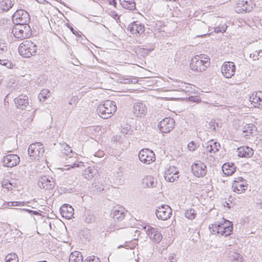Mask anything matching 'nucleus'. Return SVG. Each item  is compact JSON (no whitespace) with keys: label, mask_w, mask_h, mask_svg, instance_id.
Here are the masks:
<instances>
[{"label":"nucleus","mask_w":262,"mask_h":262,"mask_svg":"<svg viewBox=\"0 0 262 262\" xmlns=\"http://www.w3.org/2000/svg\"><path fill=\"white\" fill-rule=\"evenodd\" d=\"M69 262H83V258L81 253L78 251L72 252L69 259Z\"/></svg>","instance_id":"28"},{"label":"nucleus","mask_w":262,"mask_h":262,"mask_svg":"<svg viewBox=\"0 0 262 262\" xmlns=\"http://www.w3.org/2000/svg\"><path fill=\"white\" fill-rule=\"evenodd\" d=\"M61 216L67 219H71L74 215V209L69 204H64L60 208Z\"/></svg>","instance_id":"20"},{"label":"nucleus","mask_w":262,"mask_h":262,"mask_svg":"<svg viewBox=\"0 0 262 262\" xmlns=\"http://www.w3.org/2000/svg\"><path fill=\"white\" fill-rule=\"evenodd\" d=\"M91 169L90 168V167L85 169L83 175L84 176L85 178L89 179L90 177H93V174L92 172L91 171Z\"/></svg>","instance_id":"44"},{"label":"nucleus","mask_w":262,"mask_h":262,"mask_svg":"<svg viewBox=\"0 0 262 262\" xmlns=\"http://www.w3.org/2000/svg\"><path fill=\"white\" fill-rule=\"evenodd\" d=\"M143 184L147 187L152 188L156 186L155 180L151 176H147L143 179Z\"/></svg>","instance_id":"29"},{"label":"nucleus","mask_w":262,"mask_h":262,"mask_svg":"<svg viewBox=\"0 0 262 262\" xmlns=\"http://www.w3.org/2000/svg\"><path fill=\"white\" fill-rule=\"evenodd\" d=\"M116 110V103L109 100L105 101L103 103L100 104L97 108L98 114L103 119L111 117Z\"/></svg>","instance_id":"1"},{"label":"nucleus","mask_w":262,"mask_h":262,"mask_svg":"<svg viewBox=\"0 0 262 262\" xmlns=\"http://www.w3.org/2000/svg\"><path fill=\"white\" fill-rule=\"evenodd\" d=\"M202 55L204 56L203 60H206V59H207V60L209 61V58L208 57V56H206L203 54H202Z\"/></svg>","instance_id":"56"},{"label":"nucleus","mask_w":262,"mask_h":262,"mask_svg":"<svg viewBox=\"0 0 262 262\" xmlns=\"http://www.w3.org/2000/svg\"><path fill=\"white\" fill-rule=\"evenodd\" d=\"M224 173L227 176H231L236 171V167L233 163H225L222 166Z\"/></svg>","instance_id":"25"},{"label":"nucleus","mask_w":262,"mask_h":262,"mask_svg":"<svg viewBox=\"0 0 262 262\" xmlns=\"http://www.w3.org/2000/svg\"><path fill=\"white\" fill-rule=\"evenodd\" d=\"M226 28H227V27H223L222 29H220L219 28L217 27V28H215L214 32L217 33H218L219 32H225Z\"/></svg>","instance_id":"49"},{"label":"nucleus","mask_w":262,"mask_h":262,"mask_svg":"<svg viewBox=\"0 0 262 262\" xmlns=\"http://www.w3.org/2000/svg\"><path fill=\"white\" fill-rule=\"evenodd\" d=\"M204 56L202 55H196L191 59L190 63V69L197 72H201L205 71L206 68L210 65V62L207 60H203Z\"/></svg>","instance_id":"3"},{"label":"nucleus","mask_w":262,"mask_h":262,"mask_svg":"<svg viewBox=\"0 0 262 262\" xmlns=\"http://www.w3.org/2000/svg\"><path fill=\"white\" fill-rule=\"evenodd\" d=\"M197 147V144L193 141L189 142L187 145V148L190 151H194Z\"/></svg>","instance_id":"43"},{"label":"nucleus","mask_w":262,"mask_h":262,"mask_svg":"<svg viewBox=\"0 0 262 262\" xmlns=\"http://www.w3.org/2000/svg\"><path fill=\"white\" fill-rule=\"evenodd\" d=\"M14 0H2L1 7L3 11H8L14 5Z\"/></svg>","instance_id":"30"},{"label":"nucleus","mask_w":262,"mask_h":262,"mask_svg":"<svg viewBox=\"0 0 262 262\" xmlns=\"http://www.w3.org/2000/svg\"><path fill=\"white\" fill-rule=\"evenodd\" d=\"M143 229L154 242L159 243L162 240V235L157 228L146 225L143 227Z\"/></svg>","instance_id":"10"},{"label":"nucleus","mask_w":262,"mask_h":262,"mask_svg":"<svg viewBox=\"0 0 262 262\" xmlns=\"http://www.w3.org/2000/svg\"><path fill=\"white\" fill-rule=\"evenodd\" d=\"M133 111L136 117H141L146 114L147 108L145 104L142 102H138L134 105Z\"/></svg>","instance_id":"21"},{"label":"nucleus","mask_w":262,"mask_h":262,"mask_svg":"<svg viewBox=\"0 0 262 262\" xmlns=\"http://www.w3.org/2000/svg\"><path fill=\"white\" fill-rule=\"evenodd\" d=\"M167 1H176L177 0H166Z\"/></svg>","instance_id":"64"},{"label":"nucleus","mask_w":262,"mask_h":262,"mask_svg":"<svg viewBox=\"0 0 262 262\" xmlns=\"http://www.w3.org/2000/svg\"><path fill=\"white\" fill-rule=\"evenodd\" d=\"M23 210L27 211L28 212H29L30 213H32V210H29V209H24Z\"/></svg>","instance_id":"59"},{"label":"nucleus","mask_w":262,"mask_h":262,"mask_svg":"<svg viewBox=\"0 0 262 262\" xmlns=\"http://www.w3.org/2000/svg\"><path fill=\"white\" fill-rule=\"evenodd\" d=\"M191 170L195 176L203 177L206 174L207 167L201 161H198L192 165Z\"/></svg>","instance_id":"15"},{"label":"nucleus","mask_w":262,"mask_h":262,"mask_svg":"<svg viewBox=\"0 0 262 262\" xmlns=\"http://www.w3.org/2000/svg\"><path fill=\"white\" fill-rule=\"evenodd\" d=\"M17 256L15 253L8 254L5 257V262H18Z\"/></svg>","instance_id":"34"},{"label":"nucleus","mask_w":262,"mask_h":262,"mask_svg":"<svg viewBox=\"0 0 262 262\" xmlns=\"http://www.w3.org/2000/svg\"><path fill=\"white\" fill-rule=\"evenodd\" d=\"M79 166H80L79 163H78V164L73 163V165H72L71 166L72 167H79Z\"/></svg>","instance_id":"57"},{"label":"nucleus","mask_w":262,"mask_h":262,"mask_svg":"<svg viewBox=\"0 0 262 262\" xmlns=\"http://www.w3.org/2000/svg\"><path fill=\"white\" fill-rule=\"evenodd\" d=\"M12 18L16 25L28 24L30 21L29 14L23 9L17 10L13 15Z\"/></svg>","instance_id":"6"},{"label":"nucleus","mask_w":262,"mask_h":262,"mask_svg":"<svg viewBox=\"0 0 262 262\" xmlns=\"http://www.w3.org/2000/svg\"><path fill=\"white\" fill-rule=\"evenodd\" d=\"M219 234L224 236L223 233H224L225 225L224 224H219Z\"/></svg>","instance_id":"45"},{"label":"nucleus","mask_w":262,"mask_h":262,"mask_svg":"<svg viewBox=\"0 0 262 262\" xmlns=\"http://www.w3.org/2000/svg\"><path fill=\"white\" fill-rule=\"evenodd\" d=\"M130 128V127L128 126L123 128L121 131V134L124 137L131 135V131L129 130Z\"/></svg>","instance_id":"39"},{"label":"nucleus","mask_w":262,"mask_h":262,"mask_svg":"<svg viewBox=\"0 0 262 262\" xmlns=\"http://www.w3.org/2000/svg\"><path fill=\"white\" fill-rule=\"evenodd\" d=\"M179 177V171L175 166H171L168 169H166L164 172V178L167 181L173 182Z\"/></svg>","instance_id":"16"},{"label":"nucleus","mask_w":262,"mask_h":262,"mask_svg":"<svg viewBox=\"0 0 262 262\" xmlns=\"http://www.w3.org/2000/svg\"><path fill=\"white\" fill-rule=\"evenodd\" d=\"M168 260H170V262H176L177 260L175 257V255L172 254L168 257Z\"/></svg>","instance_id":"50"},{"label":"nucleus","mask_w":262,"mask_h":262,"mask_svg":"<svg viewBox=\"0 0 262 262\" xmlns=\"http://www.w3.org/2000/svg\"><path fill=\"white\" fill-rule=\"evenodd\" d=\"M36 45L30 40H26L21 42L18 47L20 55L24 57H30L36 55L37 52Z\"/></svg>","instance_id":"2"},{"label":"nucleus","mask_w":262,"mask_h":262,"mask_svg":"<svg viewBox=\"0 0 262 262\" xmlns=\"http://www.w3.org/2000/svg\"><path fill=\"white\" fill-rule=\"evenodd\" d=\"M175 125L174 119L170 117H166L161 121L158 124L160 130L164 133H169Z\"/></svg>","instance_id":"9"},{"label":"nucleus","mask_w":262,"mask_h":262,"mask_svg":"<svg viewBox=\"0 0 262 262\" xmlns=\"http://www.w3.org/2000/svg\"><path fill=\"white\" fill-rule=\"evenodd\" d=\"M108 3L111 5H113L114 7H116V5H117V3L116 2L115 0H108Z\"/></svg>","instance_id":"54"},{"label":"nucleus","mask_w":262,"mask_h":262,"mask_svg":"<svg viewBox=\"0 0 262 262\" xmlns=\"http://www.w3.org/2000/svg\"><path fill=\"white\" fill-rule=\"evenodd\" d=\"M219 224L217 225L216 224H212L211 225L209 226V228L210 230V232L212 234H219Z\"/></svg>","instance_id":"38"},{"label":"nucleus","mask_w":262,"mask_h":262,"mask_svg":"<svg viewBox=\"0 0 262 262\" xmlns=\"http://www.w3.org/2000/svg\"><path fill=\"white\" fill-rule=\"evenodd\" d=\"M219 147H220V145L219 143L217 142H214L212 145L210 144L208 145L206 147V150L207 151L210 153L215 154L216 152L219 151Z\"/></svg>","instance_id":"32"},{"label":"nucleus","mask_w":262,"mask_h":262,"mask_svg":"<svg viewBox=\"0 0 262 262\" xmlns=\"http://www.w3.org/2000/svg\"><path fill=\"white\" fill-rule=\"evenodd\" d=\"M57 1L58 2H59V3H61V4H62V3H61V0H57Z\"/></svg>","instance_id":"62"},{"label":"nucleus","mask_w":262,"mask_h":262,"mask_svg":"<svg viewBox=\"0 0 262 262\" xmlns=\"http://www.w3.org/2000/svg\"><path fill=\"white\" fill-rule=\"evenodd\" d=\"M247 187V181L242 177L235 178L232 185V188L233 191L237 193H241L246 190Z\"/></svg>","instance_id":"14"},{"label":"nucleus","mask_w":262,"mask_h":262,"mask_svg":"<svg viewBox=\"0 0 262 262\" xmlns=\"http://www.w3.org/2000/svg\"><path fill=\"white\" fill-rule=\"evenodd\" d=\"M63 148L61 149L62 153L64 155H68L69 153L72 152L71 147L69 146L67 143L63 144Z\"/></svg>","instance_id":"37"},{"label":"nucleus","mask_w":262,"mask_h":262,"mask_svg":"<svg viewBox=\"0 0 262 262\" xmlns=\"http://www.w3.org/2000/svg\"><path fill=\"white\" fill-rule=\"evenodd\" d=\"M156 214L158 219L166 221L169 219L172 214V209L167 205H162L157 207Z\"/></svg>","instance_id":"8"},{"label":"nucleus","mask_w":262,"mask_h":262,"mask_svg":"<svg viewBox=\"0 0 262 262\" xmlns=\"http://www.w3.org/2000/svg\"><path fill=\"white\" fill-rule=\"evenodd\" d=\"M215 125H217L218 123H215L214 121H211L209 123V128L210 129H212L213 130H215Z\"/></svg>","instance_id":"47"},{"label":"nucleus","mask_w":262,"mask_h":262,"mask_svg":"<svg viewBox=\"0 0 262 262\" xmlns=\"http://www.w3.org/2000/svg\"><path fill=\"white\" fill-rule=\"evenodd\" d=\"M205 34H202V35H198V37L199 36H203V35H205Z\"/></svg>","instance_id":"63"},{"label":"nucleus","mask_w":262,"mask_h":262,"mask_svg":"<svg viewBox=\"0 0 262 262\" xmlns=\"http://www.w3.org/2000/svg\"><path fill=\"white\" fill-rule=\"evenodd\" d=\"M28 152L30 157L34 160H38L42 157L45 152V148L41 142H35L30 145Z\"/></svg>","instance_id":"5"},{"label":"nucleus","mask_w":262,"mask_h":262,"mask_svg":"<svg viewBox=\"0 0 262 262\" xmlns=\"http://www.w3.org/2000/svg\"><path fill=\"white\" fill-rule=\"evenodd\" d=\"M237 152L238 157L246 158H249L254 154L253 149L247 146H243L238 147Z\"/></svg>","instance_id":"18"},{"label":"nucleus","mask_w":262,"mask_h":262,"mask_svg":"<svg viewBox=\"0 0 262 262\" xmlns=\"http://www.w3.org/2000/svg\"><path fill=\"white\" fill-rule=\"evenodd\" d=\"M69 104L72 105V107H74L76 106L77 101L75 98H72L70 101L69 102Z\"/></svg>","instance_id":"48"},{"label":"nucleus","mask_w":262,"mask_h":262,"mask_svg":"<svg viewBox=\"0 0 262 262\" xmlns=\"http://www.w3.org/2000/svg\"><path fill=\"white\" fill-rule=\"evenodd\" d=\"M55 185V182L50 176H42L39 177L38 186L41 189L52 190Z\"/></svg>","instance_id":"7"},{"label":"nucleus","mask_w":262,"mask_h":262,"mask_svg":"<svg viewBox=\"0 0 262 262\" xmlns=\"http://www.w3.org/2000/svg\"><path fill=\"white\" fill-rule=\"evenodd\" d=\"M49 93L50 91L48 90H42L38 95V98L39 100L41 101L42 99L45 100L49 97Z\"/></svg>","instance_id":"36"},{"label":"nucleus","mask_w":262,"mask_h":262,"mask_svg":"<svg viewBox=\"0 0 262 262\" xmlns=\"http://www.w3.org/2000/svg\"><path fill=\"white\" fill-rule=\"evenodd\" d=\"M71 30L72 33L75 34V35H79V34L77 31H76L75 30H74L71 26H67Z\"/></svg>","instance_id":"51"},{"label":"nucleus","mask_w":262,"mask_h":262,"mask_svg":"<svg viewBox=\"0 0 262 262\" xmlns=\"http://www.w3.org/2000/svg\"><path fill=\"white\" fill-rule=\"evenodd\" d=\"M223 76L226 78L233 76L235 72V66L234 62L231 61L225 62L221 68Z\"/></svg>","instance_id":"13"},{"label":"nucleus","mask_w":262,"mask_h":262,"mask_svg":"<svg viewBox=\"0 0 262 262\" xmlns=\"http://www.w3.org/2000/svg\"><path fill=\"white\" fill-rule=\"evenodd\" d=\"M25 203L24 202L19 201L9 202L8 203V206L9 207L24 206Z\"/></svg>","instance_id":"40"},{"label":"nucleus","mask_w":262,"mask_h":262,"mask_svg":"<svg viewBox=\"0 0 262 262\" xmlns=\"http://www.w3.org/2000/svg\"><path fill=\"white\" fill-rule=\"evenodd\" d=\"M84 262H101L100 259L95 256H91L86 258Z\"/></svg>","instance_id":"42"},{"label":"nucleus","mask_w":262,"mask_h":262,"mask_svg":"<svg viewBox=\"0 0 262 262\" xmlns=\"http://www.w3.org/2000/svg\"><path fill=\"white\" fill-rule=\"evenodd\" d=\"M14 102L17 108L25 110L29 105L28 97L26 95H21L15 98Z\"/></svg>","instance_id":"19"},{"label":"nucleus","mask_w":262,"mask_h":262,"mask_svg":"<svg viewBox=\"0 0 262 262\" xmlns=\"http://www.w3.org/2000/svg\"><path fill=\"white\" fill-rule=\"evenodd\" d=\"M124 210L123 208H114L110 213V217L115 221H121L125 217Z\"/></svg>","instance_id":"22"},{"label":"nucleus","mask_w":262,"mask_h":262,"mask_svg":"<svg viewBox=\"0 0 262 262\" xmlns=\"http://www.w3.org/2000/svg\"><path fill=\"white\" fill-rule=\"evenodd\" d=\"M256 132V127L253 124H246L243 128V132L247 133L244 136L246 139H249L250 135L253 134Z\"/></svg>","instance_id":"26"},{"label":"nucleus","mask_w":262,"mask_h":262,"mask_svg":"<svg viewBox=\"0 0 262 262\" xmlns=\"http://www.w3.org/2000/svg\"><path fill=\"white\" fill-rule=\"evenodd\" d=\"M254 6L255 5L253 4L251 1H241L237 4L236 11L238 13L249 12L252 11Z\"/></svg>","instance_id":"17"},{"label":"nucleus","mask_w":262,"mask_h":262,"mask_svg":"<svg viewBox=\"0 0 262 262\" xmlns=\"http://www.w3.org/2000/svg\"><path fill=\"white\" fill-rule=\"evenodd\" d=\"M121 6L125 9L134 10L136 9L134 0H120Z\"/></svg>","instance_id":"27"},{"label":"nucleus","mask_w":262,"mask_h":262,"mask_svg":"<svg viewBox=\"0 0 262 262\" xmlns=\"http://www.w3.org/2000/svg\"><path fill=\"white\" fill-rule=\"evenodd\" d=\"M232 257L234 259H236V258L237 260L238 259L239 257H240V259H242L241 256L240 255V254H237V253H235L234 255H233L232 256Z\"/></svg>","instance_id":"53"},{"label":"nucleus","mask_w":262,"mask_h":262,"mask_svg":"<svg viewBox=\"0 0 262 262\" xmlns=\"http://www.w3.org/2000/svg\"><path fill=\"white\" fill-rule=\"evenodd\" d=\"M103 152L102 151H99L98 152L95 154V156L98 157H101L103 155Z\"/></svg>","instance_id":"52"},{"label":"nucleus","mask_w":262,"mask_h":262,"mask_svg":"<svg viewBox=\"0 0 262 262\" xmlns=\"http://www.w3.org/2000/svg\"><path fill=\"white\" fill-rule=\"evenodd\" d=\"M185 216L188 219H194L196 216V212L193 209L187 210L185 213Z\"/></svg>","instance_id":"35"},{"label":"nucleus","mask_w":262,"mask_h":262,"mask_svg":"<svg viewBox=\"0 0 262 262\" xmlns=\"http://www.w3.org/2000/svg\"><path fill=\"white\" fill-rule=\"evenodd\" d=\"M224 225L225 230L223 234L224 236H227L232 233L233 230L232 224L230 222L227 221V222H225Z\"/></svg>","instance_id":"31"},{"label":"nucleus","mask_w":262,"mask_h":262,"mask_svg":"<svg viewBox=\"0 0 262 262\" xmlns=\"http://www.w3.org/2000/svg\"><path fill=\"white\" fill-rule=\"evenodd\" d=\"M12 32L15 38L23 40L31 36V29L28 24H18L14 26Z\"/></svg>","instance_id":"4"},{"label":"nucleus","mask_w":262,"mask_h":262,"mask_svg":"<svg viewBox=\"0 0 262 262\" xmlns=\"http://www.w3.org/2000/svg\"><path fill=\"white\" fill-rule=\"evenodd\" d=\"M128 29H129L132 34H138L139 35L145 31L144 26L141 24H137V22H134L129 24Z\"/></svg>","instance_id":"23"},{"label":"nucleus","mask_w":262,"mask_h":262,"mask_svg":"<svg viewBox=\"0 0 262 262\" xmlns=\"http://www.w3.org/2000/svg\"><path fill=\"white\" fill-rule=\"evenodd\" d=\"M140 161L142 163L149 164L155 160L154 152L148 149L141 150L138 154Z\"/></svg>","instance_id":"11"},{"label":"nucleus","mask_w":262,"mask_h":262,"mask_svg":"<svg viewBox=\"0 0 262 262\" xmlns=\"http://www.w3.org/2000/svg\"><path fill=\"white\" fill-rule=\"evenodd\" d=\"M32 213L34 214H36V215L38 214L37 211H34V210H32Z\"/></svg>","instance_id":"60"},{"label":"nucleus","mask_w":262,"mask_h":262,"mask_svg":"<svg viewBox=\"0 0 262 262\" xmlns=\"http://www.w3.org/2000/svg\"><path fill=\"white\" fill-rule=\"evenodd\" d=\"M192 100L194 102H198L199 101V99L197 98H193Z\"/></svg>","instance_id":"58"},{"label":"nucleus","mask_w":262,"mask_h":262,"mask_svg":"<svg viewBox=\"0 0 262 262\" xmlns=\"http://www.w3.org/2000/svg\"><path fill=\"white\" fill-rule=\"evenodd\" d=\"M261 52V50H260L259 51H256L253 54H250V57L251 58H252L253 60H258L259 57H261L262 56L260 54Z\"/></svg>","instance_id":"41"},{"label":"nucleus","mask_w":262,"mask_h":262,"mask_svg":"<svg viewBox=\"0 0 262 262\" xmlns=\"http://www.w3.org/2000/svg\"><path fill=\"white\" fill-rule=\"evenodd\" d=\"M84 221L88 224L93 223L96 221V217L92 213L88 212L85 215Z\"/></svg>","instance_id":"33"},{"label":"nucleus","mask_w":262,"mask_h":262,"mask_svg":"<svg viewBox=\"0 0 262 262\" xmlns=\"http://www.w3.org/2000/svg\"><path fill=\"white\" fill-rule=\"evenodd\" d=\"M128 80V82H131L132 83H136L138 82V80L136 78H133L130 81L129 80V79H127Z\"/></svg>","instance_id":"55"},{"label":"nucleus","mask_w":262,"mask_h":262,"mask_svg":"<svg viewBox=\"0 0 262 262\" xmlns=\"http://www.w3.org/2000/svg\"><path fill=\"white\" fill-rule=\"evenodd\" d=\"M249 101L254 107L262 105V92L259 91L253 93L249 97Z\"/></svg>","instance_id":"24"},{"label":"nucleus","mask_w":262,"mask_h":262,"mask_svg":"<svg viewBox=\"0 0 262 262\" xmlns=\"http://www.w3.org/2000/svg\"><path fill=\"white\" fill-rule=\"evenodd\" d=\"M108 13L115 20H117L118 19H119V16L115 11L111 10Z\"/></svg>","instance_id":"46"},{"label":"nucleus","mask_w":262,"mask_h":262,"mask_svg":"<svg viewBox=\"0 0 262 262\" xmlns=\"http://www.w3.org/2000/svg\"><path fill=\"white\" fill-rule=\"evenodd\" d=\"M121 247H125L126 248H127V247H128V246H126V245H125V246H122V245H120V246H118V248H120ZM128 247H129V246H128ZM129 248H130V247H129Z\"/></svg>","instance_id":"61"},{"label":"nucleus","mask_w":262,"mask_h":262,"mask_svg":"<svg viewBox=\"0 0 262 262\" xmlns=\"http://www.w3.org/2000/svg\"><path fill=\"white\" fill-rule=\"evenodd\" d=\"M2 162L4 166L11 168L19 163L20 158L17 155L9 154L3 157Z\"/></svg>","instance_id":"12"}]
</instances>
